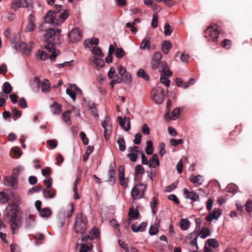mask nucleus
<instances>
[{"label":"nucleus","instance_id":"obj_48","mask_svg":"<svg viewBox=\"0 0 252 252\" xmlns=\"http://www.w3.org/2000/svg\"><path fill=\"white\" fill-rule=\"evenodd\" d=\"M53 180L50 177H46L44 180V184L47 188L50 189L52 186Z\"/></svg>","mask_w":252,"mask_h":252},{"label":"nucleus","instance_id":"obj_39","mask_svg":"<svg viewBox=\"0 0 252 252\" xmlns=\"http://www.w3.org/2000/svg\"><path fill=\"white\" fill-rule=\"evenodd\" d=\"M202 176L200 175L191 176L189 178V181L193 183L198 184L201 185L202 184V180H201Z\"/></svg>","mask_w":252,"mask_h":252},{"label":"nucleus","instance_id":"obj_17","mask_svg":"<svg viewBox=\"0 0 252 252\" xmlns=\"http://www.w3.org/2000/svg\"><path fill=\"white\" fill-rule=\"evenodd\" d=\"M221 211L220 209L215 208L213 213H209L206 217V220L209 222L212 221L213 220H218L221 215Z\"/></svg>","mask_w":252,"mask_h":252},{"label":"nucleus","instance_id":"obj_43","mask_svg":"<svg viewBox=\"0 0 252 252\" xmlns=\"http://www.w3.org/2000/svg\"><path fill=\"white\" fill-rule=\"evenodd\" d=\"M39 213L40 216L42 217H48L51 215V211L49 209L45 208L41 210Z\"/></svg>","mask_w":252,"mask_h":252},{"label":"nucleus","instance_id":"obj_6","mask_svg":"<svg viewBox=\"0 0 252 252\" xmlns=\"http://www.w3.org/2000/svg\"><path fill=\"white\" fill-rule=\"evenodd\" d=\"M196 236L195 233H191L187 237V238H189L190 240L189 244V252H199Z\"/></svg>","mask_w":252,"mask_h":252},{"label":"nucleus","instance_id":"obj_33","mask_svg":"<svg viewBox=\"0 0 252 252\" xmlns=\"http://www.w3.org/2000/svg\"><path fill=\"white\" fill-rule=\"evenodd\" d=\"M41 85V90L43 92H48L50 90V83L47 79H44Z\"/></svg>","mask_w":252,"mask_h":252},{"label":"nucleus","instance_id":"obj_7","mask_svg":"<svg viewBox=\"0 0 252 252\" xmlns=\"http://www.w3.org/2000/svg\"><path fill=\"white\" fill-rule=\"evenodd\" d=\"M56 12L49 11L46 16L44 17V20L46 23H49L53 26H58L59 24V20L56 18Z\"/></svg>","mask_w":252,"mask_h":252},{"label":"nucleus","instance_id":"obj_57","mask_svg":"<svg viewBox=\"0 0 252 252\" xmlns=\"http://www.w3.org/2000/svg\"><path fill=\"white\" fill-rule=\"evenodd\" d=\"M126 156L133 162L136 161L138 158V155L132 152H129Z\"/></svg>","mask_w":252,"mask_h":252},{"label":"nucleus","instance_id":"obj_44","mask_svg":"<svg viewBox=\"0 0 252 252\" xmlns=\"http://www.w3.org/2000/svg\"><path fill=\"white\" fill-rule=\"evenodd\" d=\"M20 3L19 0H13L11 2V8L16 11L19 8L21 7Z\"/></svg>","mask_w":252,"mask_h":252},{"label":"nucleus","instance_id":"obj_31","mask_svg":"<svg viewBox=\"0 0 252 252\" xmlns=\"http://www.w3.org/2000/svg\"><path fill=\"white\" fill-rule=\"evenodd\" d=\"M172 47V44L169 41H164L162 43V50L163 52L167 54H168L169 50Z\"/></svg>","mask_w":252,"mask_h":252},{"label":"nucleus","instance_id":"obj_16","mask_svg":"<svg viewBox=\"0 0 252 252\" xmlns=\"http://www.w3.org/2000/svg\"><path fill=\"white\" fill-rule=\"evenodd\" d=\"M154 100L155 103L161 104L164 98V91L163 89L158 90L154 94Z\"/></svg>","mask_w":252,"mask_h":252},{"label":"nucleus","instance_id":"obj_53","mask_svg":"<svg viewBox=\"0 0 252 252\" xmlns=\"http://www.w3.org/2000/svg\"><path fill=\"white\" fill-rule=\"evenodd\" d=\"M18 104L21 108L23 109H25L27 107V102L24 97L20 98Z\"/></svg>","mask_w":252,"mask_h":252},{"label":"nucleus","instance_id":"obj_38","mask_svg":"<svg viewBox=\"0 0 252 252\" xmlns=\"http://www.w3.org/2000/svg\"><path fill=\"white\" fill-rule=\"evenodd\" d=\"M158 203V199L156 197H154L153 198L152 202H151L150 203V206L151 207L152 212L153 213V215H155L157 212L158 209H157V205Z\"/></svg>","mask_w":252,"mask_h":252},{"label":"nucleus","instance_id":"obj_63","mask_svg":"<svg viewBox=\"0 0 252 252\" xmlns=\"http://www.w3.org/2000/svg\"><path fill=\"white\" fill-rule=\"evenodd\" d=\"M142 135L140 133H137L135 135L133 142L135 144H140L141 141Z\"/></svg>","mask_w":252,"mask_h":252},{"label":"nucleus","instance_id":"obj_61","mask_svg":"<svg viewBox=\"0 0 252 252\" xmlns=\"http://www.w3.org/2000/svg\"><path fill=\"white\" fill-rule=\"evenodd\" d=\"M246 209L248 212H252V200L248 199L245 204Z\"/></svg>","mask_w":252,"mask_h":252},{"label":"nucleus","instance_id":"obj_14","mask_svg":"<svg viewBox=\"0 0 252 252\" xmlns=\"http://www.w3.org/2000/svg\"><path fill=\"white\" fill-rule=\"evenodd\" d=\"M118 122L122 127H124L126 131H128L130 128V120L129 118L124 117V120L121 116H119L117 118Z\"/></svg>","mask_w":252,"mask_h":252},{"label":"nucleus","instance_id":"obj_36","mask_svg":"<svg viewBox=\"0 0 252 252\" xmlns=\"http://www.w3.org/2000/svg\"><path fill=\"white\" fill-rule=\"evenodd\" d=\"M94 150V147L92 146H88L87 147V149L86 150V152L83 155V160L86 161L88 160L89 158V157L91 154L93 152Z\"/></svg>","mask_w":252,"mask_h":252},{"label":"nucleus","instance_id":"obj_64","mask_svg":"<svg viewBox=\"0 0 252 252\" xmlns=\"http://www.w3.org/2000/svg\"><path fill=\"white\" fill-rule=\"evenodd\" d=\"M32 0H19L20 4L21 7H28Z\"/></svg>","mask_w":252,"mask_h":252},{"label":"nucleus","instance_id":"obj_18","mask_svg":"<svg viewBox=\"0 0 252 252\" xmlns=\"http://www.w3.org/2000/svg\"><path fill=\"white\" fill-rule=\"evenodd\" d=\"M76 248H79V252H89L92 251L93 245L91 243L81 244L77 243Z\"/></svg>","mask_w":252,"mask_h":252},{"label":"nucleus","instance_id":"obj_55","mask_svg":"<svg viewBox=\"0 0 252 252\" xmlns=\"http://www.w3.org/2000/svg\"><path fill=\"white\" fill-rule=\"evenodd\" d=\"M92 52L94 54L97 55L98 56L103 57V56H104L101 49H100V48H99L98 47H96V46L94 47L93 48Z\"/></svg>","mask_w":252,"mask_h":252},{"label":"nucleus","instance_id":"obj_58","mask_svg":"<svg viewBox=\"0 0 252 252\" xmlns=\"http://www.w3.org/2000/svg\"><path fill=\"white\" fill-rule=\"evenodd\" d=\"M34 239H35V243L37 245L39 241H42L45 239V236L44 234L40 233L35 235Z\"/></svg>","mask_w":252,"mask_h":252},{"label":"nucleus","instance_id":"obj_35","mask_svg":"<svg viewBox=\"0 0 252 252\" xmlns=\"http://www.w3.org/2000/svg\"><path fill=\"white\" fill-rule=\"evenodd\" d=\"M22 170V168L18 167L15 168L13 170L11 177L13 179V180L16 181V183L17 184V180L18 178V176L20 174L21 171Z\"/></svg>","mask_w":252,"mask_h":252},{"label":"nucleus","instance_id":"obj_49","mask_svg":"<svg viewBox=\"0 0 252 252\" xmlns=\"http://www.w3.org/2000/svg\"><path fill=\"white\" fill-rule=\"evenodd\" d=\"M69 14L67 11H64L59 16V21L63 23L64 21L68 17Z\"/></svg>","mask_w":252,"mask_h":252},{"label":"nucleus","instance_id":"obj_19","mask_svg":"<svg viewBox=\"0 0 252 252\" xmlns=\"http://www.w3.org/2000/svg\"><path fill=\"white\" fill-rule=\"evenodd\" d=\"M192 233H195L196 234L197 239L198 237H200L201 238L204 239L210 235V231L209 229L206 227H203L200 232L194 231Z\"/></svg>","mask_w":252,"mask_h":252},{"label":"nucleus","instance_id":"obj_60","mask_svg":"<svg viewBox=\"0 0 252 252\" xmlns=\"http://www.w3.org/2000/svg\"><path fill=\"white\" fill-rule=\"evenodd\" d=\"M38 57L41 60L44 61L48 59V54L46 52L43 51H39Z\"/></svg>","mask_w":252,"mask_h":252},{"label":"nucleus","instance_id":"obj_21","mask_svg":"<svg viewBox=\"0 0 252 252\" xmlns=\"http://www.w3.org/2000/svg\"><path fill=\"white\" fill-rule=\"evenodd\" d=\"M33 44L32 42H30L29 45H26L25 43H21L20 47L23 48L22 52L24 55L29 56L30 55Z\"/></svg>","mask_w":252,"mask_h":252},{"label":"nucleus","instance_id":"obj_56","mask_svg":"<svg viewBox=\"0 0 252 252\" xmlns=\"http://www.w3.org/2000/svg\"><path fill=\"white\" fill-rule=\"evenodd\" d=\"M80 137L84 145L88 144L89 139L87 137L86 134L84 132L81 131L80 133Z\"/></svg>","mask_w":252,"mask_h":252},{"label":"nucleus","instance_id":"obj_2","mask_svg":"<svg viewBox=\"0 0 252 252\" xmlns=\"http://www.w3.org/2000/svg\"><path fill=\"white\" fill-rule=\"evenodd\" d=\"M88 220L82 213L76 214L73 224L74 231L77 233H84L87 229Z\"/></svg>","mask_w":252,"mask_h":252},{"label":"nucleus","instance_id":"obj_37","mask_svg":"<svg viewBox=\"0 0 252 252\" xmlns=\"http://www.w3.org/2000/svg\"><path fill=\"white\" fill-rule=\"evenodd\" d=\"M180 225L183 230H186L190 225V222L187 219H183L180 221Z\"/></svg>","mask_w":252,"mask_h":252},{"label":"nucleus","instance_id":"obj_10","mask_svg":"<svg viewBox=\"0 0 252 252\" xmlns=\"http://www.w3.org/2000/svg\"><path fill=\"white\" fill-rule=\"evenodd\" d=\"M162 58V54L160 52H156L154 53L151 63V67L153 69H157L158 67H159V65L161 62V59Z\"/></svg>","mask_w":252,"mask_h":252},{"label":"nucleus","instance_id":"obj_41","mask_svg":"<svg viewBox=\"0 0 252 252\" xmlns=\"http://www.w3.org/2000/svg\"><path fill=\"white\" fill-rule=\"evenodd\" d=\"M147 146L145 149L146 153L147 155H150L153 153V143L151 140H148L147 143Z\"/></svg>","mask_w":252,"mask_h":252},{"label":"nucleus","instance_id":"obj_59","mask_svg":"<svg viewBox=\"0 0 252 252\" xmlns=\"http://www.w3.org/2000/svg\"><path fill=\"white\" fill-rule=\"evenodd\" d=\"M12 113L14 117L19 118L21 116V112L18 110L16 107H12Z\"/></svg>","mask_w":252,"mask_h":252},{"label":"nucleus","instance_id":"obj_4","mask_svg":"<svg viewBox=\"0 0 252 252\" xmlns=\"http://www.w3.org/2000/svg\"><path fill=\"white\" fill-rule=\"evenodd\" d=\"M220 33L215 24L211 25L205 31L204 36L209 41L216 42Z\"/></svg>","mask_w":252,"mask_h":252},{"label":"nucleus","instance_id":"obj_9","mask_svg":"<svg viewBox=\"0 0 252 252\" xmlns=\"http://www.w3.org/2000/svg\"><path fill=\"white\" fill-rule=\"evenodd\" d=\"M68 38L71 42H76L80 40L82 38V34L78 28H75L71 30L68 34Z\"/></svg>","mask_w":252,"mask_h":252},{"label":"nucleus","instance_id":"obj_23","mask_svg":"<svg viewBox=\"0 0 252 252\" xmlns=\"http://www.w3.org/2000/svg\"><path fill=\"white\" fill-rule=\"evenodd\" d=\"M159 165L158 155L157 154L153 155L152 158L149 159V167L150 168H155Z\"/></svg>","mask_w":252,"mask_h":252},{"label":"nucleus","instance_id":"obj_62","mask_svg":"<svg viewBox=\"0 0 252 252\" xmlns=\"http://www.w3.org/2000/svg\"><path fill=\"white\" fill-rule=\"evenodd\" d=\"M141 132L144 134L148 135L150 134V129L148 125L146 124H144L141 129Z\"/></svg>","mask_w":252,"mask_h":252},{"label":"nucleus","instance_id":"obj_45","mask_svg":"<svg viewBox=\"0 0 252 252\" xmlns=\"http://www.w3.org/2000/svg\"><path fill=\"white\" fill-rule=\"evenodd\" d=\"M158 224H155L154 225H152L150 226L149 232L150 235H154L158 233Z\"/></svg>","mask_w":252,"mask_h":252},{"label":"nucleus","instance_id":"obj_8","mask_svg":"<svg viewBox=\"0 0 252 252\" xmlns=\"http://www.w3.org/2000/svg\"><path fill=\"white\" fill-rule=\"evenodd\" d=\"M119 73L121 78L123 80V82L128 84L131 82V78L130 73L127 72L125 68L123 66L120 65L118 68Z\"/></svg>","mask_w":252,"mask_h":252},{"label":"nucleus","instance_id":"obj_22","mask_svg":"<svg viewBox=\"0 0 252 252\" xmlns=\"http://www.w3.org/2000/svg\"><path fill=\"white\" fill-rule=\"evenodd\" d=\"M62 107V105L56 102H54L50 106L51 111L54 115H59L61 112Z\"/></svg>","mask_w":252,"mask_h":252},{"label":"nucleus","instance_id":"obj_12","mask_svg":"<svg viewBox=\"0 0 252 252\" xmlns=\"http://www.w3.org/2000/svg\"><path fill=\"white\" fill-rule=\"evenodd\" d=\"M159 71L161 73V75L163 76H171L172 72L169 68L167 64L165 62H161L159 65Z\"/></svg>","mask_w":252,"mask_h":252},{"label":"nucleus","instance_id":"obj_11","mask_svg":"<svg viewBox=\"0 0 252 252\" xmlns=\"http://www.w3.org/2000/svg\"><path fill=\"white\" fill-rule=\"evenodd\" d=\"M36 28L35 17L32 14H31L28 17V23L25 28L26 32L33 31Z\"/></svg>","mask_w":252,"mask_h":252},{"label":"nucleus","instance_id":"obj_32","mask_svg":"<svg viewBox=\"0 0 252 252\" xmlns=\"http://www.w3.org/2000/svg\"><path fill=\"white\" fill-rule=\"evenodd\" d=\"M117 143L118 144L119 149L121 151L124 152L126 150V141L123 137H119L117 140Z\"/></svg>","mask_w":252,"mask_h":252},{"label":"nucleus","instance_id":"obj_47","mask_svg":"<svg viewBox=\"0 0 252 252\" xmlns=\"http://www.w3.org/2000/svg\"><path fill=\"white\" fill-rule=\"evenodd\" d=\"M115 55L118 58H122L124 57L125 52L124 50L121 48H117L115 51Z\"/></svg>","mask_w":252,"mask_h":252},{"label":"nucleus","instance_id":"obj_30","mask_svg":"<svg viewBox=\"0 0 252 252\" xmlns=\"http://www.w3.org/2000/svg\"><path fill=\"white\" fill-rule=\"evenodd\" d=\"M71 113L70 110H68L66 112H64L62 114L63 119L65 123L67 125H70L72 123L70 113Z\"/></svg>","mask_w":252,"mask_h":252},{"label":"nucleus","instance_id":"obj_5","mask_svg":"<svg viewBox=\"0 0 252 252\" xmlns=\"http://www.w3.org/2000/svg\"><path fill=\"white\" fill-rule=\"evenodd\" d=\"M147 186L140 183L135 185L131 191V194L134 199H140L144 195Z\"/></svg>","mask_w":252,"mask_h":252},{"label":"nucleus","instance_id":"obj_13","mask_svg":"<svg viewBox=\"0 0 252 252\" xmlns=\"http://www.w3.org/2000/svg\"><path fill=\"white\" fill-rule=\"evenodd\" d=\"M56 44L48 43L47 45L45 46V48L49 52H51L52 54L49 57L50 59L52 61L55 60L56 57L59 54L60 52L58 50H56L54 48V45Z\"/></svg>","mask_w":252,"mask_h":252},{"label":"nucleus","instance_id":"obj_25","mask_svg":"<svg viewBox=\"0 0 252 252\" xmlns=\"http://www.w3.org/2000/svg\"><path fill=\"white\" fill-rule=\"evenodd\" d=\"M147 226V223L146 222H142L139 226L135 224L131 225V229L134 232H138L139 231L143 232L145 230L146 226Z\"/></svg>","mask_w":252,"mask_h":252},{"label":"nucleus","instance_id":"obj_42","mask_svg":"<svg viewBox=\"0 0 252 252\" xmlns=\"http://www.w3.org/2000/svg\"><path fill=\"white\" fill-rule=\"evenodd\" d=\"M172 32V31L171 30V28L170 25L168 23H165L164 27V35L166 36H169L171 35Z\"/></svg>","mask_w":252,"mask_h":252},{"label":"nucleus","instance_id":"obj_34","mask_svg":"<svg viewBox=\"0 0 252 252\" xmlns=\"http://www.w3.org/2000/svg\"><path fill=\"white\" fill-rule=\"evenodd\" d=\"M99 234L98 229L96 227H94L89 233L88 238L93 240L96 238Z\"/></svg>","mask_w":252,"mask_h":252},{"label":"nucleus","instance_id":"obj_50","mask_svg":"<svg viewBox=\"0 0 252 252\" xmlns=\"http://www.w3.org/2000/svg\"><path fill=\"white\" fill-rule=\"evenodd\" d=\"M160 83L164 85L166 87H168L170 84V81L166 77V76H163L161 75L160 77Z\"/></svg>","mask_w":252,"mask_h":252},{"label":"nucleus","instance_id":"obj_29","mask_svg":"<svg viewBox=\"0 0 252 252\" xmlns=\"http://www.w3.org/2000/svg\"><path fill=\"white\" fill-rule=\"evenodd\" d=\"M139 215V212L137 209H134L133 208H131L129 209L128 216L129 220H132L136 219L138 218Z\"/></svg>","mask_w":252,"mask_h":252},{"label":"nucleus","instance_id":"obj_1","mask_svg":"<svg viewBox=\"0 0 252 252\" xmlns=\"http://www.w3.org/2000/svg\"><path fill=\"white\" fill-rule=\"evenodd\" d=\"M7 213L12 233L15 234L21 226L22 218L18 214V210L16 208L10 209Z\"/></svg>","mask_w":252,"mask_h":252},{"label":"nucleus","instance_id":"obj_52","mask_svg":"<svg viewBox=\"0 0 252 252\" xmlns=\"http://www.w3.org/2000/svg\"><path fill=\"white\" fill-rule=\"evenodd\" d=\"M158 25V14L155 13L153 15V19L151 23V26L154 28H157Z\"/></svg>","mask_w":252,"mask_h":252},{"label":"nucleus","instance_id":"obj_3","mask_svg":"<svg viewBox=\"0 0 252 252\" xmlns=\"http://www.w3.org/2000/svg\"><path fill=\"white\" fill-rule=\"evenodd\" d=\"M61 30L58 28H51L46 31L44 38L48 43L60 44L62 42Z\"/></svg>","mask_w":252,"mask_h":252},{"label":"nucleus","instance_id":"obj_24","mask_svg":"<svg viewBox=\"0 0 252 252\" xmlns=\"http://www.w3.org/2000/svg\"><path fill=\"white\" fill-rule=\"evenodd\" d=\"M150 40L151 37L149 36L145 38L140 44V49L142 50L146 49L150 50L151 47Z\"/></svg>","mask_w":252,"mask_h":252},{"label":"nucleus","instance_id":"obj_28","mask_svg":"<svg viewBox=\"0 0 252 252\" xmlns=\"http://www.w3.org/2000/svg\"><path fill=\"white\" fill-rule=\"evenodd\" d=\"M90 61L94 63L95 66L97 68H101L104 65V61L97 57H93L90 59Z\"/></svg>","mask_w":252,"mask_h":252},{"label":"nucleus","instance_id":"obj_20","mask_svg":"<svg viewBox=\"0 0 252 252\" xmlns=\"http://www.w3.org/2000/svg\"><path fill=\"white\" fill-rule=\"evenodd\" d=\"M2 182L3 185L5 186L11 187L13 189H16L17 188V184L16 183V181L13 180L11 177H5Z\"/></svg>","mask_w":252,"mask_h":252},{"label":"nucleus","instance_id":"obj_26","mask_svg":"<svg viewBox=\"0 0 252 252\" xmlns=\"http://www.w3.org/2000/svg\"><path fill=\"white\" fill-rule=\"evenodd\" d=\"M43 193L45 198L52 199L56 196V192L54 189H44Z\"/></svg>","mask_w":252,"mask_h":252},{"label":"nucleus","instance_id":"obj_15","mask_svg":"<svg viewBox=\"0 0 252 252\" xmlns=\"http://www.w3.org/2000/svg\"><path fill=\"white\" fill-rule=\"evenodd\" d=\"M184 195L186 198H189L193 201H196L199 200V195L198 193L194 191L189 192L186 188L184 189Z\"/></svg>","mask_w":252,"mask_h":252},{"label":"nucleus","instance_id":"obj_51","mask_svg":"<svg viewBox=\"0 0 252 252\" xmlns=\"http://www.w3.org/2000/svg\"><path fill=\"white\" fill-rule=\"evenodd\" d=\"M47 144L49 145L51 149L55 148L58 145V141L56 139L48 140L47 141Z\"/></svg>","mask_w":252,"mask_h":252},{"label":"nucleus","instance_id":"obj_46","mask_svg":"<svg viewBox=\"0 0 252 252\" xmlns=\"http://www.w3.org/2000/svg\"><path fill=\"white\" fill-rule=\"evenodd\" d=\"M207 244L210 247L215 249L219 246L218 242L215 239H209L207 240Z\"/></svg>","mask_w":252,"mask_h":252},{"label":"nucleus","instance_id":"obj_54","mask_svg":"<svg viewBox=\"0 0 252 252\" xmlns=\"http://www.w3.org/2000/svg\"><path fill=\"white\" fill-rule=\"evenodd\" d=\"M144 173V169L141 165H137L135 168V174L136 175L143 174Z\"/></svg>","mask_w":252,"mask_h":252},{"label":"nucleus","instance_id":"obj_27","mask_svg":"<svg viewBox=\"0 0 252 252\" xmlns=\"http://www.w3.org/2000/svg\"><path fill=\"white\" fill-rule=\"evenodd\" d=\"M12 91V88L10 84L8 82H5L3 83L2 86V92L1 95H3V94H10Z\"/></svg>","mask_w":252,"mask_h":252},{"label":"nucleus","instance_id":"obj_40","mask_svg":"<svg viewBox=\"0 0 252 252\" xmlns=\"http://www.w3.org/2000/svg\"><path fill=\"white\" fill-rule=\"evenodd\" d=\"M137 75L140 78H142L146 81L149 80V75L143 69H139L137 72Z\"/></svg>","mask_w":252,"mask_h":252}]
</instances>
